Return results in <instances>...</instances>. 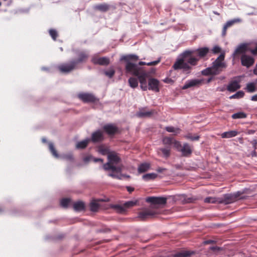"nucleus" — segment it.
<instances>
[{"label":"nucleus","mask_w":257,"mask_h":257,"mask_svg":"<svg viewBox=\"0 0 257 257\" xmlns=\"http://www.w3.org/2000/svg\"><path fill=\"white\" fill-rule=\"evenodd\" d=\"M139 57L135 54L123 55L120 60L125 62V70L126 74L137 76L140 83V87L142 90L147 89L146 79L148 75L147 71L143 67H139L137 64L131 62L132 60H138Z\"/></svg>","instance_id":"1"},{"label":"nucleus","mask_w":257,"mask_h":257,"mask_svg":"<svg viewBox=\"0 0 257 257\" xmlns=\"http://www.w3.org/2000/svg\"><path fill=\"white\" fill-rule=\"evenodd\" d=\"M108 161L103 166L106 171H110L108 175L113 178L122 180L124 178H130L129 175L121 173L123 166L121 163V159L118 154L115 152H111L107 156Z\"/></svg>","instance_id":"2"},{"label":"nucleus","mask_w":257,"mask_h":257,"mask_svg":"<svg viewBox=\"0 0 257 257\" xmlns=\"http://www.w3.org/2000/svg\"><path fill=\"white\" fill-rule=\"evenodd\" d=\"M193 53L194 51H186L183 52L174 63V69L175 70L183 69L184 72L189 73L191 69L189 64L195 66L199 60L198 58L192 56Z\"/></svg>","instance_id":"3"},{"label":"nucleus","mask_w":257,"mask_h":257,"mask_svg":"<svg viewBox=\"0 0 257 257\" xmlns=\"http://www.w3.org/2000/svg\"><path fill=\"white\" fill-rule=\"evenodd\" d=\"M241 193L238 191L233 194H226L223 196L219 197L218 203L228 204L235 201L239 197Z\"/></svg>","instance_id":"4"},{"label":"nucleus","mask_w":257,"mask_h":257,"mask_svg":"<svg viewBox=\"0 0 257 257\" xmlns=\"http://www.w3.org/2000/svg\"><path fill=\"white\" fill-rule=\"evenodd\" d=\"M148 75L146 79L147 89L154 91L155 92L159 91L160 82L156 78H150V72L147 71Z\"/></svg>","instance_id":"5"},{"label":"nucleus","mask_w":257,"mask_h":257,"mask_svg":"<svg viewBox=\"0 0 257 257\" xmlns=\"http://www.w3.org/2000/svg\"><path fill=\"white\" fill-rule=\"evenodd\" d=\"M49 149L52 155L56 158H61L63 159H65L68 161H72L73 160V155L71 153H68L67 154H64L61 156H59L57 153V151L55 149L54 146L52 142L48 143Z\"/></svg>","instance_id":"6"},{"label":"nucleus","mask_w":257,"mask_h":257,"mask_svg":"<svg viewBox=\"0 0 257 257\" xmlns=\"http://www.w3.org/2000/svg\"><path fill=\"white\" fill-rule=\"evenodd\" d=\"M224 59V55L220 54L212 63L211 67L214 71L217 72V74L220 73L223 68L226 67L225 64L223 62Z\"/></svg>","instance_id":"7"},{"label":"nucleus","mask_w":257,"mask_h":257,"mask_svg":"<svg viewBox=\"0 0 257 257\" xmlns=\"http://www.w3.org/2000/svg\"><path fill=\"white\" fill-rule=\"evenodd\" d=\"M76 65V63L74 61H71L70 63H63L58 66V69L60 72L67 73L72 71Z\"/></svg>","instance_id":"8"},{"label":"nucleus","mask_w":257,"mask_h":257,"mask_svg":"<svg viewBox=\"0 0 257 257\" xmlns=\"http://www.w3.org/2000/svg\"><path fill=\"white\" fill-rule=\"evenodd\" d=\"M241 64L246 68H249L254 63V58L250 55L243 54L240 57Z\"/></svg>","instance_id":"9"},{"label":"nucleus","mask_w":257,"mask_h":257,"mask_svg":"<svg viewBox=\"0 0 257 257\" xmlns=\"http://www.w3.org/2000/svg\"><path fill=\"white\" fill-rule=\"evenodd\" d=\"M203 81V79H193L186 81L182 87V89H186L191 87H198L201 85Z\"/></svg>","instance_id":"10"},{"label":"nucleus","mask_w":257,"mask_h":257,"mask_svg":"<svg viewBox=\"0 0 257 257\" xmlns=\"http://www.w3.org/2000/svg\"><path fill=\"white\" fill-rule=\"evenodd\" d=\"M137 203V200L128 201L124 203L123 206L116 205L114 206V208L117 210L118 212L122 213L125 211L126 209L135 206Z\"/></svg>","instance_id":"11"},{"label":"nucleus","mask_w":257,"mask_h":257,"mask_svg":"<svg viewBox=\"0 0 257 257\" xmlns=\"http://www.w3.org/2000/svg\"><path fill=\"white\" fill-rule=\"evenodd\" d=\"M156 214V212L155 211L151 209H146L139 213L138 217L142 220H145L154 216Z\"/></svg>","instance_id":"12"},{"label":"nucleus","mask_w":257,"mask_h":257,"mask_svg":"<svg viewBox=\"0 0 257 257\" xmlns=\"http://www.w3.org/2000/svg\"><path fill=\"white\" fill-rule=\"evenodd\" d=\"M147 202L153 204H165L166 203V199L164 197H150L146 199Z\"/></svg>","instance_id":"13"},{"label":"nucleus","mask_w":257,"mask_h":257,"mask_svg":"<svg viewBox=\"0 0 257 257\" xmlns=\"http://www.w3.org/2000/svg\"><path fill=\"white\" fill-rule=\"evenodd\" d=\"M78 97L84 102H94L96 98L92 94L87 93H82L78 94Z\"/></svg>","instance_id":"14"},{"label":"nucleus","mask_w":257,"mask_h":257,"mask_svg":"<svg viewBox=\"0 0 257 257\" xmlns=\"http://www.w3.org/2000/svg\"><path fill=\"white\" fill-rule=\"evenodd\" d=\"M91 61L95 64L101 65H107L109 63V59L106 57H98L94 56L92 57Z\"/></svg>","instance_id":"15"},{"label":"nucleus","mask_w":257,"mask_h":257,"mask_svg":"<svg viewBox=\"0 0 257 257\" xmlns=\"http://www.w3.org/2000/svg\"><path fill=\"white\" fill-rule=\"evenodd\" d=\"M241 22V20L239 18H235L227 21L223 26L222 31V36H225L226 35V30L228 28L231 27L235 23H240Z\"/></svg>","instance_id":"16"},{"label":"nucleus","mask_w":257,"mask_h":257,"mask_svg":"<svg viewBox=\"0 0 257 257\" xmlns=\"http://www.w3.org/2000/svg\"><path fill=\"white\" fill-rule=\"evenodd\" d=\"M247 50V44L246 43H242L237 46L234 53L232 54L233 57H235L237 54H246L245 52Z\"/></svg>","instance_id":"17"},{"label":"nucleus","mask_w":257,"mask_h":257,"mask_svg":"<svg viewBox=\"0 0 257 257\" xmlns=\"http://www.w3.org/2000/svg\"><path fill=\"white\" fill-rule=\"evenodd\" d=\"M182 156L188 157L192 154V149L191 147L187 143H185L180 149Z\"/></svg>","instance_id":"18"},{"label":"nucleus","mask_w":257,"mask_h":257,"mask_svg":"<svg viewBox=\"0 0 257 257\" xmlns=\"http://www.w3.org/2000/svg\"><path fill=\"white\" fill-rule=\"evenodd\" d=\"M196 253L193 250H185L173 255V257H192Z\"/></svg>","instance_id":"19"},{"label":"nucleus","mask_w":257,"mask_h":257,"mask_svg":"<svg viewBox=\"0 0 257 257\" xmlns=\"http://www.w3.org/2000/svg\"><path fill=\"white\" fill-rule=\"evenodd\" d=\"M240 87V85L239 84V81L235 80L230 81L227 86V89L229 91L234 92L237 89H239Z\"/></svg>","instance_id":"20"},{"label":"nucleus","mask_w":257,"mask_h":257,"mask_svg":"<svg viewBox=\"0 0 257 257\" xmlns=\"http://www.w3.org/2000/svg\"><path fill=\"white\" fill-rule=\"evenodd\" d=\"M103 130L109 135H113L117 131V128L113 124H109L103 126Z\"/></svg>","instance_id":"21"},{"label":"nucleus","mask_w":257,"mask_h":257,"mask_svg":"<svg viewBox=\"0 0 257 257\" xmlns=\"http://www.w3.org/2000/svg\"><path fill=\"white\" fill-rule=\"evenodd\" d=\"M103 138V133L98 130L92 134L91 140L93 142H98L101 141Z\"/></svg>","instance_id":"22"},{"label":"nucleus","mask_w":257,"mask_h":257,"mask_svg":"<svg viewBox=\"0 0 257 257\" xmlns=\"http://www.w3.org/2000/svg\"><path fill=\"white\" fill-rule=\"evenodd\" d=\"M171 147H166L158 149V153L160 155V152L162 153V156L164 158H168L170 155Z\"/></svg>","instance_id":"23"},{"label":"nucleus","mask_w":257,"mask_h":257,"mask_svg":"<svg viewBox=\"0 0 257 257\" xmlns=\"http://www.w3.org/2000/svg\"><path fill=\"white\" fill-rule=\"evenodd\" d=\"M137 76V78L134 77H131L128 79V80L130 86L132 88H136L137 87H138V82L139 81L140 82L138 76Z\"/></svg>","instance_id":"24"},{"label":"nucleus","mask_w":257,"mask_h":257,"mask_svg":"<svg viewBox=\"0 0 257 257\" xmlns=\"http://www.w3.org/2000/svg\"><path fill=\"white\" fill-rule=\"evenodd\" d=\"M85 207L84 203L82 201H77L73 204V208L76 211H80L84 210Z\"/></svg>","instance_id":"25"},{"label":"nucleus","mask_w":257,"mask_h":257,"mask_svg":"<svg viewBox=\"0 0 257 257\" xmlns=\"http://www.w3.org/2000/svg\"><path fill=\"white\" fill-rule=\"evenodd\" d=\"M90 141V139H86L82 141L78 142L76 145V148L78 149L85 148Z\"/></svg>","instance_id":"26"},{"label":"nucleus","mask_w":257,"mask_h":257,"mask_svg":"<svg viewBox=\"0 0 257 257\" xmlns=\"http://www.w3.org/2000/svg\"><path fill=\"white\" fill-rule=\"evenodd\" d=\"M201 74L205 76H208L210 75H217V72L214 71L212 67H210L203 70L201 71Z\"/></svg>","instance_id":"27"},{"label":"nucleus","mask_w":257,"mask_h":257,"mask_svg":"<svg viewBox=\"0 0 257 257\" xmlns=\"http://www.w3.org/2000/svg\"><path fill=\"white\" fill-rule=\"evenodd\" d=\"M196 51L197 52V55L200 58H202L206 56L208 53L209 49L207 47H203L196 50Z\"/></svg>","instance_id":"28"},{"label":"nucleus","mask_w":257,"mask_h":257,"mask_svg":"<svg viewBox=\"0 0 257 257\" xmlns=\"http://www.w3.org/2000/svg\"><path fill=\"white\" fill-rule=\"evenodd\" d=\"M238 133L236 131H230L228 132H224L221 134V137L222 138H230L232 137H235L237 135Z\"/></svg>","instance_id":"29"},{"label":"nucleus","mask_w":257,"mask_h":257,"mask_svg":"<svg viewBox=\"0 0 257 257\" xmlns=\"http://www.w3.org/2000/svg\"><path fill=\"white\" fill-rule=\"evenodd\" d=\"M78 56L79 58L75 61L76 64L83 62L88 57V53L85 52H81L79 54Z\"/></svg>","instance_id":"30"},{"label":"nucleus","mask_w":257,"mask_h":257,"mask_svg":"<svg viewBox=\"0 0 257 257\" xmlns=\"http://www.w3.org/2000/svg\"><path fill=\"white\" fill-rule=\"evenodd\" d=\"M150 167V165L148 163L141 164L138 167V172L139 173H144L147 171Z\"/></svg>","instance_id":"31"},{"label":"nucleus","mask_w":257,"mask_h":257,"mask_svg":"<svg viewBox=\"0 0 257 257\" xmlns=\"http://www.w3.org/2000/svg\"><path fill=\"white\" fill-rule=\"evenodd\" d=\"M99 207V204L97 202L96 200H93L90 203V209L92 211H97Z\"/></svg>","instance_id":"32"},{"label":"nucleus","mask_w":257,"mask_h":257,"mask_svg":"<svg viewBox=\"0 0 257 257\" xmlns=\"http://www.w3.org/2000/svg\"><path fill=\"white\" fill-rule=\"evenodd\" d=\"M157 176V175L155 173H148L143 176V179L146 181H149L152 179H154L156 178Z\"/></svg>","instance_id":"33"},{"label":"nucleus","mask_w":257,"mask_h":257,"mask_svg":"<svg viewBox=\"0 0 257 257\" xmlns=\"http://www.w3.org/2000/svg\"><path fill=\"white\" fill-rule=\"evenodd\" d=\"M246 90L248 92H253L256 90L255 84L254 83H248L246 85Z\"/></svg>","instance_id":"34"},{"label":"nucleus","mask_w":257,"mask_h":257,"mask_svg":"<svg viewBox=\"0 0 257 257\" xmlns=\"http://www.w3.org/2000/svg\"><path fill=\"white\" fill-rule=\"evenodd\" d=\"M152 113V111H143V110H140L139 111L137 115L138 116L140 117H147L151 115V114Z\"/></svg>","instance_id":"35"},{"label":"nucleus","mask_w":257,"mask_h":257,"mask_svg":"<svg viewBox=\"0 0 257 257\" xmlns=\"http://www.w3.org/2000/svg\"><path fill=\"white\" fill-rule=\"evenodd\" d=\"M219 197H208L204 199V202L208 203H218Z\"/></svg>","instance_id":"36"},{"label":"nucleus","mask_w":257,"mask_h":257,"mask_svg":"<svg viewBox=\"0 0 257 257\" xmlns=\"http://www.w3.org/2000/svg\"><path fill=\"white\" fill-rule=\"evenodd\" d=\"M160 59H159L158 60H157L156 61L150 62H149V63H146L145 62L141 61L138 64H137L139 67H140V66L143 65H148V66L156 65L158 63H159L160 62Z\"/></svg>","instance_id":"37"},{"label":"nucleus","mask_w":257,"mask_h":257,"mask_svg":"<svg viewBox=\"0 0 257 257\" xmlns=\"http://www.w3.org/2000/svg\"><path fill=\"white\" fill-rule=\"evenodd\" d=\"M166 130L168 132L174 133V135H177L180 132L179 128L173 126H167L166 127Z\"/></svg>","instance_id":"38"},{"label":"nucleus","mask_w":257,"mask_h":257,"mask_svg":"<svg viewBox=\"0 0 257 257\" xmlns=\"http://www.w3.org/2000/svg\"><path fill=\"white\" fill-rule=\"evenodd\" d=\"M246 117V114L242 112H238L235 113H234L232 115V118L233 119H237V118H243Z\"/></svg>","instance_id":"39"},{"label":"nucleus","mask_w":257,"mask_h":257,"mask_svg":"<svg viewBox=\"0 0 257 257\" xmlns=\"http://www.w3.org/2000/svg\"><path fill=\"white\" fill-rule=\"evenodd\" d=\"M173 139L170 137H164L163 139V143L164 145H167V147H170V146L172 144Z\"/></svg>","instance_id":"40"},{"label":"nucleus","mask_w":257,"mask_h":257,"mask_svg":"<svg viewBox=\"0 0 257 257\" xmlns=\"http://www.w3.org/2000/svg\"><path fill=\"white\" fill-rule=\"evenodd\" d=\"M96 8L101 12H106L108 10L109 6L108 5L104 4L97 6Z\"/></svg>","instance_id":"41"},{"label":"nucleus","mask_w":257,"mask_h":257,"mask_svg":"<svg viewBox=\"0 0 257 257\" xmlns=\"http://www.w3.org/2000/svg\"><path fill=\"white\" fill-rule=\"evenodd\" d=\"M244 93L242 91H239L237 92L234 94L230 96L229 97L230 99H233V98H240L243 96Z\"/></svg>","instance_id":"42"},{"label":"nucleus","mask_w":257,"mask_h":257,"mask_svg":"<svg viewBox=\"0 0 257 257\" xmlns=\"http://www.w3.org/2000/svg\"><path fill=\"white\" fill-rule=\"evenodd\" d=\"M70 199L69 198H63L60 201L61 206L66 208L68 206L70 202Z\"/></svg>","instance_id":"43"},{"label":"nucleus","mask_w":257,"mask_h":257,"mask_svg":"<svg viewBox=\"0 0 257 257\" xmlns=\"http://www.w3.org/2000/svg\"><path fill=\"white\" fill-rule=\"evenodd\" d=\"M114 70L112 68H110L108 70L104 71V74H105V75L108 76L109 78L112 77L114 74Z\"/></svg>","instance_id":"44"},{"label":"nucleus","mask_w":257,"mask_h":257,"mask_svg":"<svg viewBox=\"0 0 257 257\" xmlns=\"http://www.w3.org/2000/svg\"><path fill=\"white\" fill-rule=\"evenodd\" d=\"M98 152L99 153L103 155L106 154L108 155V154L110 153L109 152L108 149L107 148L103 147H100L98 149Z\"/></svg>","instance_id":"45"},{"label":"nucleus","mask_w":257,"mask_h":257,"mask_svg":"<svg viewBox=\"0 0 257 257\" xmlns=\"http://www.w3.org/2000/svg\"><path fill=\"white\" fill-rule=\"evenodd\" d=\"M185 138L190 140L191 141H196L198 140L199 138V136L196 135L195 136H193L191 134H189L184 137Z\"/></svg>","instance_id":"46"},{"label":"nucleus","mask_w":257,"mask_h":257,"mask_svg":"<svg viewBox=\"0 0 257 257\" xmlns=\"http://www.w3.org/2000/svg\"><path fill=\"white\" fill-rule=\"evenodd\" d=\"M172 144L174 145V147L177 150V151L179 152L180 148H181L182 146L180 143L176 140H173Z\"/></svg>","instance_id":"47"},{"label":"nucleus","mask_w":257,"mask_h":257,"mask_svg":"<svg viewBox=\"0 0 257 257\" xmlns=\"http://www.w3.org/2000/svg\"><path fill=\"white\" fill-rule=\"evenodd\" d=\"M49 34L52 39L55 40L56 37H57V32L56 30L53 29H51L49 30Z\"/></svg>","instance_id":"48"},{"label":"nucleus","mask_w":257,"mask_h":257,"mask_svg":"<svg viewBox=\"0 0 257 257\" xmlns=\"http://www.w3.org/2000/svg\"><path fill=\"white\" fill-rule=\"evenodd\" d=\"M249 51L252 55H257V43L255 44V48L254 49H250Z\"/></svg>","instance_id":"49"},{"label":"nucleus","mask_w":257,"mask_h":257,"mask_svg":"<svg viewBox=\"0 0 257 257\" xmlns=\"http://www.w3.org/2000/svg\"><path fill=\"white\" fill-rule=\"evenodd\" d=\"M220 48L219 46H214L212 49V52L214 53H217L220 52Z\"/></svg>","instance_id":"50"},{"label":"nucleus","mask_w":257,"mask_h":257,"mask_svg":"<svg viewBox=\"0 0 257 257\" xmlns=\"http://www.w3.org/2000/svg\"><path fill=\"white\" fill-rule=\"evenodd\" d=\"M210 249L213 250V251H218L221 249L220 247L218 246H211L210 247Z\"/></svg>","instance_id":"51"},{"label":"nucleus","mask_w":257,"mask_h":257,"mask_svg":"<svg viewBox=\"0 0 257 257\" xmlns=\"http://www.w3.org/2000/svg\"><path fill=\"white\" fill-rule=\"evenodd\" d=\"M91 159H92L91 156H87L83 158V161L84 162L87 163Z\"/></svg>","instance_id":"52"},{"label":"nucleus","mask_w":257,"mask_h":257,"mask_svg":"<svg viewBox=\"0 0 257 257\" xmlns=\"http://www.w3.org/2000/svg\"><path fill=\"white\" fill-rule=\"evenodd\" d=\"M215 242L214 240H205L203 242V243L204 244H210Z\"/></svg>","instance_id":"53"},{"label":"nucleus","mask_w":257,"mask_h":257,"mask_svg":"<svg viewBox=\"0 0 257 257\" xmlns=\"http://www.w3.org/2000/svg\"><path fill=\"white\" fill-rule=\"evenodd\" d=\"M92 159L95 162H101V163L103 162L102 159H101L100 158H93L92 157Z\"/></svg>","instance_id":"54"},{"label":"nucleus","mask_w":257,"mask_h":257,"mask_svg":"<svg viewBox=\"0 0 257 257\" xmlns=\"http://www.w3.org/2000/svg\"><path fill=\"white\" fill-rule=\"evenodd\" d=\"M251 100L254 101H257V94L253 95L251 98Z\"/></svg>","instance_id":"55"},{"label":"nucleus","mask_w":257,"mask_h":257,"mask_svg":"<svg viewBox=\"0 0 257 257\" xmlns=\"http://www.w3.org/2000/svg\"><path fill=\"white\" fill-rule=\"evenodd\" d=\"M127 190L129 192H132L134 190V188L131 187H127Z\"/></svg>","instance_id":"56"},{"label":"nucleus","mask_w":257,"mask_h":257,"mask_svg":"<svg viewBox=\"0 0 257 257\" xmlns=\"http://www.w3.org/2000/svg\"><path fill=\"white\" fill-rule=\"evenodd\" d=\"M253 73H254L255 75H257V67H256L253 69Z\"/></svg>","instance_id":"57"},{"label":"nucleus","mask_w":257,"mask_h":257,"mask_svg":"<svg viewBox=\"0 0 257 257\" xmlns=\"http://www.w3.org/2000/svg\"><path fill=\"white\" fill-rule=\"evenodd\" d=\"M164 170H165L164 168H159L158 169V171L159 172H162Z\"/></svg>","instance_id":"58"},{"label":"nucleus","mask_w":257,"mask_h":257,"mask_svg":"<svg viewBox=\"0 0 257 257\" xmlns=\"http://www.w3.org/2000/svg\"><path fill=\"white\" fill-rule=\"evenodd\" d=\"M212 80V77L209 78V79H208V80L207 81V83H209Z\"/></svg>","instance_id":"59"},{"label":"nucleus","mask_w":257,"mask_h":257,"mask_svg":"<svg viewBox=\"0 0 257 257\" xmlns=\"http://www.w3.org/2000/svg\"><path fill=\"white\" fill-rule=\"evenodd\" d=\"M42 141L43 143H46L47 140H46V139L45 138H42Z\"/></svg>","instance_id":"60"},{"label":"nucleus","mask_w":257,"mask_h":257,"mask_svg":"<svg viewBox=\"0 0 257 257\" xmlns=\"http://www.w3.org/2000/svg\"><path fill=\"white\" fill-rule=\"evenodd\" d=\"M3 208H2V207H0V213H1V212H3Z\"/></svg>","instance_id":"61"},{"label":"nucleus","mask_w":257,"mask_h":257,"mask_svg":"<svg viewBox=\"0 0 257 257\" xmlns=\"http://www.w3.org/2000/svg\"><path fill=\"white\" fill-rule=\"evenodd\" d=\"M42 70H46L47 69L45 67H42Z\"/></svg>","instance_id":"62"},{"label":"nucleus","mask_w":257,"mask_h":257,"mask_svg":"<svg viewBox=\"0 0 257 257\" xmlns=\"http://www.w3.org/2000/svg\"><path fill=\"white\" fill-rule=\"evenodd\" d=\"M213 13H214V14H215V15H219V14H218L217 12H214Z\"/></svg>","instance_id":"63"},{"label":"nucleus","mask_w":257,"mask_h":257,"mask_svg":"<svg viewBox=\"0 0 257 257\" xmlns=\"http://www.w3.org/2000/svg\"><path fill=\"white\" fill-rule=\"evenodd\" d=\"M99 201H104V200H102V199H100V200H99Z\"/></svg>","instance_id":"64"}]
</instances>
